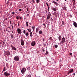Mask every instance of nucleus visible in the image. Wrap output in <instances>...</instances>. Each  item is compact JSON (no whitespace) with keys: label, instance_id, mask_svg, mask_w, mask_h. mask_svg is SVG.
Instances as JSON below:
<instances>
[{"label":"nucleus","instance_id":"f257e3e1","mask_svg":"<svg viewBox=\"0 0 77 77\" xmlns=\"http://www.w3.org/2000/svg\"><path fill=\"white\" fill-rule=\"evenodd\" d=\"M19 59L20 58H19V57L17 56H15L14 58V60H15V61H17V62L19 61Z\"/></svg>","mask_w":77,"mask_h":77},{"label":"nucleus","instance_id":"f03ea898","mask_svg":"<svg viewBox=\"0 0 77 77\" xmlns=\"http://www.w3.org/2000/svg\"><path fill=\"white\" fill-rule=\"evenodd\" d=\"M17 31L18 32V34H21V33H22V31H21V29L20 28H17Z\"/></svg>","mask_w":77,"mask_h":77},{"label":"nucleus","instance_id":"7ed1b4c3","mask_svg":"<svg viewBox=\"0 0 77 77\" xmlns=\"http://www.w3.org/2000/svg\"><path fill=\"white\" fill-rule=\"evenodd\" d=\"M26 68H23L22 70H21V72L23 74H24V72H26Z\"/></svg>","mask_w":77,"mask_h":77},{"label":"nucleus","instance_id":"20e7f679","mask_svg":"<svg viewBox=\"0 0 77 77\" xmlns=\"http://www.w3.org/2000/svg\"><path fill=\"white\" fill-rule=\"evenodd\" d=\"M65 38L64 37H63V38H61V44H64L65 43Z\"/></svg>","mask_w":77,"mask_h":77},{"label":"nucleus","instance_id":"39448f33","mask_svg":"<svg viewBox=\"0 0 77 77\" xmlns=\"http://www.w3.org/2000/svg\"><path fill=\"white\" fill-rule=\"evenodd\" d=\"M47 20H49L50 18V17L51 16V13H50V12H49L47 15Z\"/></svg>","mask_w":77,"mask_h":77},{"label":"nucleus","instance_id":"423d86ee","mask_svg":"<svg viewBox=\"0 0 77 77\" xmlns=\"http://www.w3.org/2000/svg\"><path fill=\"white\" fill-rule=\"evenodd\" d=\"M4 75L6 76H7V77H9V75H11V74L10 73H7V72H5Z\"/></svg>","mask_w":77,"mask_h":77},{"label":"nucleus","instance_id":"0eeeda50","mask_svg":"<svg viewBox=\"0 0 77 77\" xmlns=\"http://www.w3.org/2000/svg\"><path fill=\"white\" fill-rule=\"evenodd\" d=\"M11 47L12 50H17V48L12 45H11Z\"/></svg>","mask_w":77,"mask_h":77},{"label":"nucleus","instance_id":"6e6552de","mask_svg":"<svg viewBox=\"0 0 77 77\" xmlns=\"http://www.w3.org/2000/svg\"><path fill=\"white\" fill-rule=\"evenodd\" d=\"M35 44H36V42H35V41H34L31 43V45L33 47L34 45H35Z\"/></svg>","mask_w":77,"mask_h":77},{"label":"nucleus","instance_id":"1a4fd4ad","mask_svg":"<svg viewBox=\"0 0 77 77\" xmlns=\"http://www.w3.org/2000/svg\"><path fill=\"white\" fill-rule=\"evenodd\" d=\"M21 44L22 45H24V42L23 40H21Z\"/></svg>","mask_w":77,"mask_h":77},{"label":"nucleus","instance_id":"9d476101","mask_svg":"<svg viewBox=\"0 0 77 77\" xmlns=\"http://www.w3.org/2000/svg\"><path fill=\"white\" fill-rule=\"evenodd\" d=\"M73 25L75 27H77V24L75 22H74V21H73Z\"/></svg>","mask_w":77,"mask_h":77},{"label":"nucleus","instance_id":"9b49d317","mask_svg":"<svg viewBox=\"0 0 77 77\" xmlns=\"http://www.w3.org/2000/svg\"><path fill=\"white\" fill-rule=\"evenodd\" d=\"M53 3H54V5H55L56 6H59V4L57 2H56L55 1H53L52 2Z\"/></svg>","mask_w":77,"mask_h":77},{"label":"nucleus","instance_id":"f8f14e48","mask_svg":"<svg viewBox=\"0 0 77 77\" xmlns=\"http://www.w3.org/2000/svg\"><path fill=\"white\" fill-rule=\"evenodd\" d=\"M6 54L7 56H9L10 55V52L9 51H7L6 52Z\"/></svg>","mask_w":77,"mask_h":77},{"label":"nucleus","instance_id":"ddd939ff","mask_svg":"<svg viewBox=\"0 0 77 77\" xmlns=\"http://www.w3.org/2000/svg\"><path fill=\"white\" fill-rule=\"evenodd\" d=\"M73 71V69H70V71H69V72H68V74H69V73H71V72H72Z\"/></svg>","mask_w":77,"mask_h":77},{"label":"nucleus","instance_id":"4468645a","mask_svg":"<svg viewBox=\"0 0 77 77\" xmlns=\"http://www.w3.org/2000/svg\"><path fill=\"white\" fill-rule=\"evenodd\" d=\"M61 39H62V37H61V35H60L58 37V39L59 41H60L61 40Z\"/></svg>","mask_w":77,"mask_h":77},{"label":"nucleus","instance_id":"2eb2a0df","mask_svg":"<svg viewBox=\"0 0 77 77\" xmlns=\"http://www.w3.org/2000/svg\"><path fill=\"white\" fill-rule=\"evenodd\" d=\"M39 28H37L36 30V32H39Z\"/></svg>","mask_w":77,"mask_h":77},{"label":"nucleus","instance_id":"dca6fc26","mask_svg":"<svg viewBox=\"0 0 77 77\" xmlns=\"http://www.w3.org/2000/svg\"><path fill=\"white\" fill-rule=\"evenodd\" d=\"M3 71H6V67H4L3 69Z\"/></svg>","mask_w":77,"mask_h":77},{"label":"nucleus","instance_id":"f3484780","mask_svg":"<svg viewBox=\"0 0 77 77\" xmlns=\"http://www.w3.org/2000/svg\"><path fill=\"white\" fill-rule=\"evenodd\" d=\"M29 32H26L25 33V35L27 36H29Z\"/></svg>","mask_w":77,"mask_h":77},{"label":"nucleus","instance_id":"a211bd4d","mask_svg":"<svg viewBox=\"0 0 77 77\" xmlns=\"http://www.w3.org/2000/svg\"><path fill=\"white\" fill-rule=\"evenodd\" d=\"M30 37H32V32H31L30 33Z\"/></svg>","mask_w":77,"mask_h":77},{"label":"nucleus","instance_id":"6ab92c4d","mask_svg":"<svg viewBox=\"0 0 77 77\" xmlns=\"http://www.w3.org/2000/svg\"><path fill=\"white\" fill-rule=\"evenodd\" d=\"M20 16H16V19H17V20H18L20 19Z\"/></svg>","mask_w":77,"mask_h":77},{"label":"nucleus","instance_id":"aec40b11","mask_svg":"<svg viewBox=\"0 0 77 77\" xmlns=\"http://www.w3.org/2000/svg\"><path fill=\"white\" fill-rule=\"evenodd\" d=\"M40 1V0H36V2H37V3H39Z\"/></svg>","mask_w":77,"mask_h":77},{"label":"nucleus","instance_id":"412c9836","mask_svg":"<svg viewBox=\"0 0 77 77\" xmlns=\"http://www.w3.org/2000/svg\"><path fill=\"white\" fill-rule=\"evenodd\" d=\"M22 32L23 33H24V34H25V33H26V30L24 29L22 31Z\"/></svg>","mask_w":77,"mask_h":77},{"label":"nucleus","instance_id":"4be33fe9","mask_svg":"<svg viewBox=\"0 0 77 77\" xmlns=\"http://www.w3.org/2000/svg\"><path fill=\"white\" fill-rule=\"evenodd\" d=\"M11 35L12 38H14V35H13V34H12V33H11Z\"/></svg>","mask_w":77,"mask_h":77},{"label":"nucleus","instance_id":"5701e85b","mask_svg":"<svg viewBox=\"0 0 77 77\" xmlns=\"http://www.w3.org/2000/svg\"><path fill=\"white\" fill-rule=\"evenodd\" d=\"M26 26H29V23H28V22L26 21Z\"/></svg>","mask_w":77,"mask_h":77},{"label":"nucleus","instance_id":"b1692460","mask_svg":"<svg viewBox=\"0 0 77 77\" xmlns=\"http://www.w3.org/2000/svg\"><path fill=\"white\" fill-rule=\"evenodd\" d=\"M53 10L54 11H56V8H53Z\"/></svg>","mask_w":77,"mask_h":77},{"label":"nucleus","instance_id":"393cba45","mask_svg":"<svg viewBox=\"0 0 77 77\" xmlns=\"http://www.w3.org/2000/svg\"><path fill=\"white\" fill-rule=\"evenodd\" d=\"M27 30L29 32H31V29H28Z\"/></svg>","mask_w":77,"mask_h":77},{"label":"nucleus","instance_id":"a878e982","mask_svg":"<svg viewBox=\"0 0 77 77\" xmlns=\"http://www.w3.org/2000/svg\"><path fill=\"white\" fill-rule=\"evenodd\" d=\"M42 31L40 30L39 31L38 33L39 34H42Z\"/></svg>","mask_w":77,"mask_h":77},{"label":"nucleus","instance_id":"bb28decb","mask_svg":"<svg viewBox=\"0 0 77 77\" xmlns=\"http://www.w3.org/2000/svg\"><path fill=\"white\" fill-rule=\"evenodd\" d=\"M57 47H58V45H55V48H57Z\"/></svg>","mask_w":77,"mask_h":77},{"label":"nucleus","instance_id":"cd10ccee","mask_svg":"<svg viewBox=\"0 0 77 77\" xmlns=\"http://www.w3.org/2000/svg\"><path fill=\"white\" fill-rule=\"evenodd\" d=\"M49 40H50V41H51V40H53V38H52V37H51L49 38Z\"/></svg>","mask_w":77,"mask_h":77},{"label":"nucleus","instance_id":"c85d7f7f","mask_svg":"<svg viewBox=\"0 0 77 77\" xmlns=\"http://www.w3.org/2000/svg\"><path fill=\"white\" fill-rule=\"evenodd\" d=\"M32 77V75H29L26 76V77Z\"/></svg>","mask_w":77,"mask_h":77},{"label":"nucleus","instance_id":"c756f323","mask_svg":"<svg viewBox=\"0 0 77 77\" xmlns=\"http://www.w3.org/2000/svg\"><path fill=\"white\" fill-rule=\"evenodd\" d=\"M48 51H47L46 52V54H48Z\"/></svg>","mask_w":77,"mask_h":77},{"label":"nucleus","instance_id":"7c9ffc66","mask_svg":"<svg viewBox=\"0 0 77 77\" xmlns=\"http://www.w3.org/2000/svg\"><path fill=\"white\" fill-rule=\"evenodd\" d=\"M46 4L48 8H49V5H48V3L46 2Z\"/></svg>","mask_w":77,"mask_h":77},{"label":"nucleus","instance_id":"2f4dec72","mask_svg":"<svg viewBox=\"0 0 77 77\" xmlns=\"http://www.w3.org/2000/svg\"><path fill=\"white\" fill-rule=\"evenodd\" d=\"M62 24L63 25V24H64V22H63V21H62Z\"/></svg>","mask_w":77,"mask_h":77},{"label":"nucleus","instance_id":"473e14b6","mask_svg":"<svg viewBox=\"0 0 77 77\" xmlns=\"http://www.w3.org/2000/svg\"><path fill=\"white\" fill-rule=\"evenodd\" d=\"M32 29H35V26H32Z\"/></svg>","mask_w":77,"mask_h":77},{"label":"nucleus","instance_id":"72a5a7b5","mask_svg":"<svg viewBox=\"0 0 77 77\" xmlns=\"http://www.w3.org/2000/svg\"><path fill=\"white\" fill-rule=\"evenodd\" d=\"M73 5H75V2H73Z\"/></svg>","mask_w":77,"mask_h":77},{"label":"nucleus","instance_id":"f704fd0d","mask_svg":"<svg viewBox=\"0 0 77 77\" xmlns=\"http://www.w3.org/2000/svg\"><path fill=\"white\" fill-rule=\"evenodd\" d=\"M51 20L52 21H53V18H52L51 17Z\"/></svg>","mask_w":77,"mask_h":77},{"label":"nucleus","instance_id":"c9c22d12","mask_svg":"<svg viewBox=\"0 0 77 77\" xmlns=\"http://www.w3.org/2000/svg\"><path fill=\"white\" fill-rule=\"evenodd\" d=\"M70 54L71 56H72V53H70Z\"/></svg>","mask_w":77,"mask_h":77},{"label":"nucleus","instance_id":"e433bc0d","mask_svg":"<svg viewBox=\"0 0 77 77\" xmlns=\"http://www.w3.org/2000/svg\"><path fill=\"white\" fill-rule=\"evenodd\" d=\"M28 70H30V68L29 67L28 68Z\"/></svg>","mask_w":77,"mask_h":77},{"label":"nucleus","instance_id":"4c0bfd02","mask_svg":"<svg viewBox=\"0 0 77 77\" xmlns=\"http://www.w3.org/2000/svg\"><path fill=\"white\" fill-rule=\"evenodd\" d=\"M72 2H75V0H72Z\"/></svg>","mask_w":77,"mask_h":77},{"label":"nucleus","instance_id":"58836bf2","mask_svg":"<svg viewBox=\"0 0 77 77\" xmlns=\"http://www.w3.org/2000/svg\"><path fill=\"white\" fill-rule=\"evenodd\" d=\"M10 24H11V23H12V21L11 20L10 21Z\"/></svg>","mask_w":77,"mask_h":77},{"label":"nucleus","instance_id":"ea45409f","mask_svg":"<svg viewBox=\"0 0 77 77\" xmlns=\"http://www.w3.org/2000/svg\"><path fill=\"white\" fill-rule=\"evenodd\" d=\"M22 9H19V11H22Z\"/></svg>","mask_w":77,"mask_h":77},{"label":"nucleus","instance_id":"a19ab883","mask_svg":"<svg viewBox=\"0 0 77 77\" xmlns=\"http://www.w3.org/2000/svg\"><path fill=\"white\" fill-rule=\"evenodd\" d=\"M27 17H29V14H28L26 15Z\"/></svg>","mask_w":77,"mask_h":77},{"label":"nucleus","instance_id":"79ce46f5","mask_svg":"<svg viewBox=\"0 0 77 77\" xmlns=\"http://www.w3.org/2000/svg\"><path fill=\"white\" fill-rule=\"evenodd\" d=\"M9 1L7 2L6 3L7 5H8V4L9 3Z\"/></svg>","mask_w":77,"mask_h":77},{"label":"nucleus","instance_id":"37998d69","mask_svg":"<svg viewBox=\"0 0 77 77\" xmlns=\"http://www.w3.org/2000/svg\"><path fill=\"white\" fill-rule=\"evenodd\" d=\"M12 6V3L10 4V6Z\"/></svg>","mask_w":77,"mask_h":77},{"label":"nucleus","instance_id":"c03bdc74","mask_svg":"<svg viewBox=\"0 0 77 77\" xmlns=\"http://www.w3.org/2000/svg\"><path fill=\"white\" fill-rule=\"evenodd\" d=\"M64 10H66V7H65L64 8Z\"/></svg>","mask_w":77,"mask_h":77},{"label":"nucleus","instance_id":"a18cd8bd","mask_svg":"<svg viewBox=\"0 0 77 77\" xmlns=\"http://www.w3.org/2000/svg\"><path fill=\"white\" fill-rule=\"evenodd\" d=\"M11 14H15V13L14 12H13L11 13Z\"/></svg>","mask_w":77,"mask_h":77},{"label":"nucleus","instance_id":"49530a36","mask_svg":"<svg viewBox=\"0 0 77 77\" xmlns=\"http://www.w3.org/2000/svg\"><path fill=\"white\" fill-rule=\"evenodd\" d=\"M42 51L44 52V51H45V50H44V49H42Z\"/></svg>","mask_w":77,"mask_h":77},{"label":"nucleus","instance_id":"de8ad7c7","mask_svg":"<svg viewBox=\"0 0 77 77\" xmlns=\"http://www.w3.org/2000/svg\"><path fill=\"white\" fill-rule=\"evenodd\" d=\"M48 12H49V11H50V8H49V7H48Z\"/></svg>","mask_w":77,"mask_h":77},{"label":"nucleus","instance_id":"09e8293b","mask_svg":"<svg viewBox=\"0 0 77 77\" xmlns=\"http://www.w3.org/2000/svg\"><path fill=\"white\" fill-rule=\"evenodd\" d=\"M27 11H28V12H29V9H28V8H26Z\"/></svg>","mask_w":77,"mask_h":77},{"label":"nucleus","instance_id":"8fccbe9b","mask_svg":"<svg viewBox=\"0 0 77 77\" xmlns=\"http://www.w3.org/2000/svg\"><path fill=\"white\" fill-rule=\"evenodd\" d=\"M3 45H5V41H4L3 42Z\"/></svg>","mask_w":77,"mask_h":77},{"label":"nucleus","instance_id":"3c124183","mask_svg":"<svg viewBox=\"0 0 77 77\" xmlns=\"http://www.w3.org/2000/svg\"><path fill=\"white\" fill-rule=\"evenodd\" d=\"M43 26H46L45 25V24H43Z\"/></svg>","mask_w":77,"mask_h":77},{"label":"nucleus","instance_id":"603ef678","mask_svg":"<svg viewBox=\"0 0 77 77\" xmlns=\"http://www.w3.org/2000/svg\"><path fill=\"white\" fill-rule=\"evenodd\" d=\"M11 26H12V29H14V27H13V26H12V24Z\"/></svg>","mask_w":77,"mask_h":77},{"label":"nucleus","instance_id":"864d4df0","mask_svg":"<svg viewBox=\"0 0 77 77\" xmlns=\"http://www.w3.org/2000/svg\"><path fill=\"white\" fill-rule=\"evenodd\" d=\"M1 43H3V42L2 41V40H1Z\"/></svg>","mask_w":77,"mask_h":77},{"label":"nucleus","instance_id":"5fc2aeb1","mask_svg":"<svg viewBox=\"0 0 77 77\" xmlns=\"http://www.w3.org/2000/svg\"><path fill=\"white\" fill-rule=\"evenodd\" d=\"M0 45H2V43L0 42Z\"/></svg>","mask_w":77,"mask_h":77},{"label":"nucleus","instance_id":"6e6d98bb","mask_svg":"<svg viewBox=\"0 0 77 77\" xmlns=\"http://www.w3.org/2000/svg\"><path fill=\"white\" fill-rule=\"evenodd\" d=\"M20 19H21V18H22V17H20Z\"/></svg>","mask_w":77,"mask_h":77},{"label":"nucleus","instance_id":"4d7b16f0","mask_svg":"<svg viewBox=\"0 0 77 77\" xmlns=\"http://www.w3.org/2000/svg\"><path fill=\"white\" fill-rule=\"evenodd\" d=\"M12 33H14V32H13V31H12Z\"/></svg>","mask_w":77,"mask_h":77},{"label":"nucleus","instance_id":"13d9d810","mask_svg":"<svg viewBox=\"0 0 77 77\" xmlns=\"http://www.w3.org/2000/svg\"><path fill=\"white\" fill-rule=\"evenodd\" d=\"M43 41L44 42V39H43Z\"/></svg>","mask_w":77,"mask_h":77},{"label":"nucleus","instance_id":"bf43d9fd","mask_svg":"<svg viewBox=\"0 0 77 77\" xmlns=\"http://www.w3.org/2000/svg\"><path fill=\"white\" fill-rule=\"evenodd\" d=\"M73 75H75V73L73 74Z\"/></svg>","mask_w":77,"mask_h":77},{"label":"nucleus","instance_id":"052dcab7","mask_svg":"<svg viewBox=\"0 0 77 77\" xmlns=\"http://www.w3.org/2000/svg\"><path fill=\"white\" fill-rule=\"evenodd\" d=\"M13 23H15V22H14V21Z\"/></svg>","mask_w":77,"mask_h":77},{"label":"nucleus","instance_id":"680f3d73","mask_svg":"<svg viewBox=\"0 0 77 77\" xmlns=\"http://www.w3.org/2000/svg\"><path fill=\"white\" fill-rule=\"evenodd\" d=\"M14 25H15V23H14Z\"/></svg>","mask_w":77,"mask_h":77},{"label":"nucleus","instance_id":"e2e57ef3","mask_svg":"<svg viewBox=\"0 0 77 77\" xmlns=\"http://www.w3.org/2000/svg\"><path fill=\"white\" fill-rule=\"evenodd\" d=\"M32 2H34L33 0H32Z\"/></svg>","mask_w":77,"mask_h":77},{"label":"nucleus","instance_id":"0e129e2a","mask_svg":"<svg viewBox=\"0 0 77 77\" xmlns=\"http://www.w3.org/2000/svg\"><path fill=\"white\" fill-rule=\"evenodd\" d=\"M64 0L66 2V1L67 0Z\"/></svg>","mask_w":77,"mask_h":77},{"label":"nucleus","instance_id":"69168bd1","mask_svg":"<svg viewBox=\"0 0 77 77\" xmlns=\"http://www.w3.org/2000/svg\"><path fill=\"white\" fill-rule=\"evenodd\" d=\"M57 1H59V0H56Z\"/></svg>","mask_w":77,"mask_h":77},{"label":"nucleus","instance_id":"338daca9","mask_svg":"<svg viewBox=\"0 0 77 77\" xmlns=\"http://www.w3.org/2000/svg\"><path fill=\"white\" fill-rule=\"evenodd\" d=\"M1 13V12L0 11V13Z\"/></svg>","mask_w":77,"mask_h":77},{"label":"nucleus","instance_id":"774afa93","mask_svg":"<svg viewBox=\"0 0 77 77\" xmlns=\"http://www.w3.org/2000/svg\"><path fill=\"white\" fill-rule=\"evenodd\" d=\"M3 72L2 71V72Z\"/></svg>","mask_w":77,"mask_h":77}]
</instances>
